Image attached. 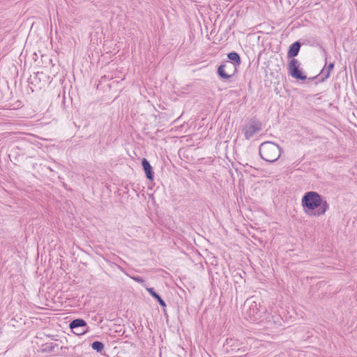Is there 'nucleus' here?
Returning a JSON list of instances; mask_svg holds the SVG:
<instances>
[{
    "label": "nucleus",
    "instance_id": "nucleus-14",
    "mask_svg": "<svg viewBox=\"0 0 357 357\" xmlns=\"http://www.w3.org/2000/svg\"><path fill=\"white\" fill-rule=\"evenodd\" d=\"M334 68V63H330L328 66H326V69H327V75H325L324 77H321V81L324 82L326 79H328L330 76L331 72Z\"/></svg>",
    "mask_w": 357,
    "mask_h": 357
},
{
    "label": "nucleus",
    "instance_id": "nucleus-16",
    "mask_svg": "<svg viewBox=\"0 0 357 357\" xmlns=\"http://www.w3.org/2000/svg\"><path fill=\"white\" fill-rule=\"evenodd\" d=\"M321 77H324L325 75H327V69H326V66L321 70Z\"/></svg>",
    "mask_w": 357,
    "mask_h": 357
},
{
    "label": "nucleus",
    "instance_id": "nucleus-4",
    "mask_svg": "<svg viewBox=\"0 0 357 357\" xmlns=\"http://www.w3.org/2000/svg\"><path fill=\"white\" fill-rule=\"evenodd\" d=\"M282 149L276 144L265 142L261 144L259 149L260 157L266 162H274L280 158Z\"/></svg>",
    "mask_w": 357,
    "mask_h": 357
},
{
    "label": "nucleus",
    "instance_id": "nucleus-2",
    "mask_svg": "<svg viewBox=\"0 0 357 357\" xmlns=\"http://www.w3.org/2000/svg\"><path fill=\"white\" fill-rule=\"evenodd\" d=\"M228 61H225L218 66L217 73L223 80H228L236 75L241 63L239 54L233 51L227 54Z\"/></svg>",
    "mask_w": 357,
    "mask_h": 357
},
{
    "label": "nucleus",
    "instance_id": "nucleus-18",
    "mask_svg": "<svg viewBox=\"0 0 357 357\" xmlns=\"http://www.w3.org/2000/svg\"><path fill=\"white\" fill-rule=\"evenodd\" d=\"M275 318H276V319H278V320H279V319H280L279 316H277Z\"/></svg>",
    "mask_w": 357,
    "mask_h": 357
},
{
    "label": "nucleus",
    "instance_id": "nucleus-15",
    "mask_svg": "<svg viewBox=\"0 0 357 357\" xmlns=\"http://www.w3.org/2000/svg\"><path fill=\"white\" fill-rule=\"evenodd\" d=\"M132 279L134 280L135 281H136L138 283H144V280L141 277V276H133L132 277Z\"/></svg>",
    "mask_w": 357,
    "mask_h": 357
},
{
    "label": "nucleus",
    "instance_id": "nucleus-13",
    "mask_svg": "<svg viewBox=\"0 0 357 357\" xmlns=\"http://www.w3.org/2000/svg\"><path fill=\"white\" fill-rule=\"evenodd\" d=\"M104 347L105 345L102 342L95 341L91 344V348L97 352H101Z\"/></svg>",
    "mask_w": 357,
    "mask_h": 357
},
{
    "label": "nucleus",
    "instance_id": "nucleus-11",
    "mask_svg": "<svg viewBox=\"0 0 357 357\" xmlns=\"http://www.w3.org/2000/svg\"><path fill=\"white\" fill-rule=\"evenodd\" d=\"M301 44L299 41L292 43L288 50L287 56L289 58L294 59L298 54Z\"/></svg>",
    "mask_w": 357,
    "mask_h": 357
},
{
    "label": "nucleus",
    "instance_id": "nucleus-9",
    "mask_svg": "<svg viewBox=\"0 0 357 357\" xmlns=\"http://www.w3.org/2000/svg\"><path fill=\"white\" fill-rule=\"evenodd\" d=\"M59 350H63V347H59V344L54 342L45 343L42 345V351L47 353H53L54 354H61Z\"/></svg>",
    "mask_w": 357,
    "mask_h": 357
},
{
    "label": "nucleus",
    "instance_id": "nucleus-7",
    "mask_svg": "<svg viewBox=\"0 0 357 357\" xmlns=\"http://www.w3.org/2000/svg\"><path fill=\"white\" fill-rule=\"evenodd\" d=\"M300 66L301 63L296 59H292L288 65V73L296 79L305 80L307 77L302 72V70L300 68Z\"/></svg>",
    "mask_w": 357,
    "mask_h": 357
},
{
    "label": "nucleus",
    "instance_id": "nucleus-6",
    "mask_svg": "<svg viewBox=\"0 0 357 357\" xmlns=\"http://www.w3.org/2000/svg\"><path fill=\"white\" fill-rule=\"evenodd\" d=\"M262 130V123L256 117L250 119L248 123L243 126L242 132L245 139L249 140Z\"/></svg>",
    "mask_w": 357,
    "mask_h": 357
},
{
    "label": "nucleus",
    "instance_id": "nucleus-12",
    "mask_svg": "<svg viewBox=\"0 0 357 357\" xmlns=\"http://www.w3.org/2000/svg\"><path fill=\"white\" fill-rule=\"evenodd\" d=\"M146 290L155 299L157 300V301L159 303V304L162 307H165L166 306V303L164 301V300L162 299V298L160 296V295L155 291L153 288L147 287Z\"/></svg>",
    "mask_w": 357,
    "mask_h": 357
},
{
    "label": "nucleus",
    "instance_id": "nucleus-1",
    "mask_svg": "<svg viewBox=\"0 0 357 357\" xmlns=\"http://www.w3.org/2000/svg\"><path fill=\"white\" fill-rule=\"evenodd\" d=\"M301 204L307 214L316 217L324 215L329 209L326 198L315 191L305 192L302 197Z\"/></svg>",
    "mask_w": 357,
    "mask_h": 357
},
{
    "label": "nucleus",
    "instance_id": "nucleus-17",
    "mask_svg": "<svg viewBox=\"0 0 357 357\" xmlns=\"http://www.w3.org/2000/svg\"><path fill=\"white\" fill-rule=\"evenodd\" d=\"M66 350H68V347H63V350H59V352H61L60 354H66Z\"/></svg>",
    "mask_w": 357,
    "mask_h": 357
},
{
    "label": "nucleus",
    "instance_id": "nucleus-3",
    "mask_svg": "<svg viewBox=\"0 0 357 357\" xmlns=\"http://www.w3.org/2000/svg\"><path fill=\"white\" fill-rule=\"evenodd\" d=\"M244 309L245 315L252 321L259 322L267 319L266 308L252 298L245 301Z\"/></svg>",
    "mask_w": 357,
    "mask_h": 357
},
{
    "label": "nucleus",
    "instance_id": "nucleus-10",
    "mask_svg": "<svg viewBox=\"0 0 357 357\" xmlns=\"http://www.w3.org/2000/svg\"><path fill=\"white\" fill-rule=\"evenodd\" d=\"M142 165L146 174V178L150 181H153L154 178V173L149 162L146 158H143L142 160Z\"/></svg>",
    "mask_w": 357,
    "mask_h": 357
},
{
    "label": "nucleus",
    "instance_id": "nucleus-8",
    "mask_svg": "<svg viewBox=\"0 0 357 357\" xmlns=\"http://www.w3.org/2000/svg\"><path fill=\"white\" fill-rule=\"evenodd\" d=\"M69 327L76 335H83L89 331L86 322L82 319H73Z\"/></svg>",
    "mask_w": 357,
    "mask_h": 357
},
{
    "label": "nucleus",
    "instance_id": "nucleus-5",
    "mask_svg": "<svg viewBox=\"0 0 357 357\" xmlns=\"http://www.w3.org/2000/svg\"><path fill=\"white\" fill-rule=\"evenodd\" d=\"M223 349L228 354H232L236 357H243L246 356L244 354L250 349L246 343L236 338L228 337L223 344Z\"/></svg>",
    "mask_w": 357,
    "mask_h": 357
}]
</instances>
